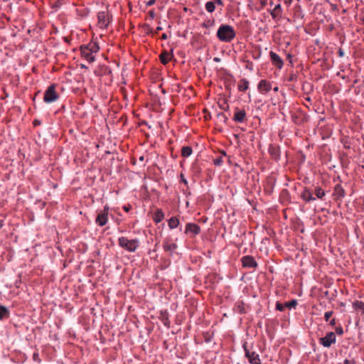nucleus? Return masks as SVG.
I'll return each instance as SVG.
<instances>
[{
    "label": "nucleus",
    "instance_id": "obj_40",
    "mask_svg": "<svg viewBox=\"0 0 364 364\" xmlns=\"http://www.w3.org/2000/svg\"><path fill=\"white\" fill-rule=\"evenodd\" d=\"M161 39H163V40H166V39H167V38H168V36H167V34H166V33H163V34L161 35Z\"/></svg>",
    "mask_w": 364,
    "mask_h": 364
},
{
    "label": "nucleus",
    "instance_id": "obj_37",
    "mask_svg": "<svg viewBox=\"0 0 364 364\" xmlns=\"http://www.w3.org/2000/svg\"><path fill=\"white\" fill-rule=\"evenodd\" d=\"M156 2V0H149V1H147L146 3V6H151L152 5H154Z\"/></svg>",
    "mask_w": 364,
    "mask_h": 364
},
{
    "label": "nucleus",
    "instance_id": "obj_3",
    "mask_svg": "<svg viewBox=\"0 0 364 364\" xmlns=\"http://www.w3.org/2000/svg\"><path fill=\"white\" fill-rule=\"evenodd\" d=\"M59 98L58 94L55 91V85H49L44 93L43 100L46 103H51Z\"/></svg>",
    "mask_w": 364,
    "mask_h": 364
},
{
    "label": "nucleus",
    "instance_id": "obj_26",
    "mask_svg": "<svg viewBox=\"0 0 364 364\" xmlns=\"http://www.w3.org/2000/svg\"><path fill=\"white\" fill-rule=\"evenodd\" d=\"M315 195L318 198L321 199L325 196V192L321 188L316 187Z\"/></svg>",
    "mask_w": 364,
    "mask_h": 364
},
{
    "label": "nucleus",
    "instance_id": "obj_15",
    "mask_svg": "<svg viewBox=\"0 0 364 364\" xmlns=\"http://www.w3.org/2000/svg\"><path fill=\"white\" fill-rule=\"evenodd\" d=\"M177 245L176 243H171L168 240H165L163 242V248L164 251L172 253L177 249Z\"/></svg>",
    "mask_w": 364,
    "mask_h": 364
},
{
    "label": "nucleus",
    "instance_id": "obj_14",
    "mask_svg": "<svg viewBox=\"0 0 364 364\" xmlns=\"http://www.w3.org/2000/svg\"><path fill=\"white\" fill-rule=\"evenodd\" d=\"M301 197L306 202L316 200V198L313 196L312 192L309 188H305L303 191Z\"/></svg>",
    "mask_w": 364,
    "mask_h": 364
},
{
    "label": "nucleus",
    "instance_id": "obj_20",
    "mask_svg": "<svg viewBox=\"0 0 364 364\" xmlns=\"http://www.w3.org/2000/svg\"><path fill=\"white\" fill-rule=\"evenodd\" d=\"M334 193L336 196L340 198H343L345 196V191L342 188V186L339 184H337L334 188Z\"/></svg>",
    "mask_w": 364,
    "mask_h": 364
},
{
    "label": "nucleus",
    "instance_id": "obj_23",
    "mask_svg": "<svg viewBox=\"0 0 364 364\" xmlns=\"http://www.w3.org/2000/svg\"><path fill=\"white\" fill-rule=\"evenodd\" d=\"M9 316V311L4 306L0 305V320Z\"/></svg>",
    "mask_w": 364,
    "mask_h": 364
},
{
    "label": "nucleus",
    "instance_id": "obj_42",
    "mask_svg": "<svg viewBox=\"0 0 364 364\" xmlns=\"http://www.w3.org/2000/svg\"><path fill=\"white\" fill-rule=\"evenodd\" d=\"M163 28L161 26H158L156 29L155 33L157 34L159 31H161Z\"/></svg>",
    "mask_w": 364,
    "mask_h": 364
},
{
    "label": "nucleus",
    "instance_id": "obj_2",
    "mask_svg": "<svg viewBox=\"0 0 364 364\" xmlns=\"http://www.w3.org/2000/svg\"><path fill=\"white\" fill-rule=\"evenodd\" d=\"M118 242L121 247L129 252H134L139 245V242L137 239L129 240L125 237H119Z\"/></svg>",
    "mask_w": 364,
    "mask_h": 364
},
{
    "label": "nucleus",
    "instance_id": "obj_16",
    "mask_svg": "<svg viewBox=\"0 0 364 364\" xmlns=\"http://www.w3.org/2000/svg\"><path fill=\"white\" fill-rule=\"evenodd\" d=\"M269 152L273 159L277 161L279 159L280 149L279 147L271 146L269 149Z\"/></svg>",
    "mask_w": 364,
    "mask_h": 364
},
{
    "label": "nucleus",
    "instance_id": "obj_48",
    "mask_svg": "<svg viewBox=\"0 0 364 364\" xmlns=\"http://www.w3.org/2000/svg\"><path fill=\"white\" fill-rule=\"evenodd\" d=\"M80 66H81L82 68H87V67L85 65H83V64H81Z\"/></svg>",
    "mask_w": 364,
    "mask_h": 364
},
{
    "label": "nucleus",
    "instance_id": "obj_19",
    "mask_svg": "<svg viewBox=\"0 0 364 364\" xmlns=\"http://www.w3.org/2000/svg\"><path fill=\"white\" fill-rule=\"evenodd\" d=\"M160 60L162 64L166 65L171 60V55L167 51H164L160 55Z\"/></svg>",
    "mask_w": 364,
    "mask_h": 364
},
{
    "label": "nucleus",
    "instance_id": "obj_31",
    "mask_svg": "<svg viewBox=\"0 0 364 364\" xmlns=\"http://www.w3.org/2000/svg\"><path fill=\"white\" fill-rule=\"evenodd\" d=\"M284 305H285V307H287L289 309L295 308L297 305V301H296V300H291L290 301L285 302Z\"/></svg>",
    "mask_w": 364,
    "mask_h": 364
},
{
    "label": "nucleus",
    "instance_id": "obj_52",
    "mask_svg": "<svg viewBox=\"0 0 364 364\" xmlns=\"http://www.w3.org/2000/svg\"><path fill=\"white\" fill-rule=\"evenodd\" d=\"M363 25H364V18L363 19Z\"/></svg>",
    "mask_w": 364,
    "mask_h": 364
},
{
    "label": "nucleus",
    "instance_id": "obj_38",
    "mask_svg": "<svg viewBox=\"0 0 364 364\" xmlns=\"http://www.w3.org/2000/svg\"><path fill=\"white\" fill-rule=\"evenodd\" d=\"M242 303H241V304H238L237 305V310H238V311H239L240 313H242Z\"/></svg>",
    "mask_w": 364,
    "mask_h": 364
},
{
    "label": "nucleus",
    "instance_id": "obj_9",
    "mask_svg": "<svg viewBox=\"0 0 364 364\" xmlns=\"http://www.w3.org/2000/svg\"><path fill=\"white\" fill-rule=\"evenodd\" d=\"M269 56L272 64L279 69L284 65L283 60L274 52L270 51Z\"/></svg>",
    "mask_w": 364,
    "mask_h": 364
},
{
    "label": "nucleus",
    "instance_id": "obj_51",
    "mask_svg": "<svg viewBox=\"0 0 364 364\" xmlns=\"http://www.w3.org/2000/svg\"><path fill=\"white\" fill-rule=\"evenodd\" d=\"M214 60H215V61H218V60H219V59H218V58H215Z\"/></svg>",
    "mask_w": 364,
    "mask_h": 364
},
{
    "label": "nucleus",
    "instance_id": "obj_22",
    "mask_svg": "<svg viewBox=\"0 0 364 364\" xmlns=\"http://www.w3.org/2000/svg\"><path fill=\"white\" fill-rule=\"evenodd\" d=\"M282 14V6L280 4H277L275 6L274 9L270 11V14L273 18H275L277 16L281 15Z\"/></svg>",
    "mask_w": 364,
    "mask_h": 364
},
{
    "label": "nucleus",
    "instance_id": "obj_50",
    "mask_svg": "<svg viewBox=\"0 0 364 364\" xmlns=\"http://www.w3.org/2000/svg\"><path fill=\"white\" fill-rule=\"evenodd\" d=\"M150 14L153 16H154V11H151L150 12Z\"/></svg>",
    "mask_w": 364,
    "mask_h": 364
},
{
    "label": "nucleus",
    "instance_id": "obj_12",
    "mask_svg": "<svg viewBox=\"0 0 364 364\" xmlns=\"http://www.w3.org/2000/svg\"><path fill=\"white\" fill-rule=\"evenodd\" d=\"M242 263L244 267L253 268L257 266V263L252 256H245L242 258Z\"/></svg>",
    "mask_w": 364,
    "mask_h": 364
},
{
    "label": "nucleus",
    "instance_id": "obj_13",
    "mask_svg": "<svg viewBox=\"0 0 364 364\" xmlns=\"http://www.w3.org/2000/svg\"><path fill=\"white\" fill-rule=\"evenodd\" d=\"M80 52L82 56L88 62L92 63L95 61V59L93 53H91L85 45L80 46Z\"/></svg>",
    "mask_w": 364,
    "mask_h": 364
},
{
    "label": "nucleus",
    "instance_id": "obj_11",
    "mask_svg": "<svg viewBox=\"0 0 364 364\" xmlns=\"http://www.w3.org/2000/svg\"><path fill=\"white\" fill-rule=\"evenodd\" d=\"M246 119V112L243 109H240L237 107L235 109L233 120L236 122H243Z\"/></svg>",
    "mask_w": 364,
    "mask_h": 364
},
{
    "label": "nucleus",
    "instance_id": "obj_17",
    "mask_svg": "<svg viewBox=\"0 0 364 364\" xmlns=\"http://www.w3.org/2000/svg\"><path fill=\"white\" fill-rule=\"evenodd\" d=\"M237 87L240 91L245 92L249 88V81L245 78L241 79Z\"/></svg>",
    "mask_w": 364,
    "mask_h": 364
},
{
    "label": "nucleus",
    "instance_id": "obj_32",
    "mask_svg": "<svg viewBox=\"0 0 364 364\" xmlns=\"http://www.w3.org/2000/svg\"><path fill=\"white\" fill-rule=\"evenodd\" d=\"M285 309V305L284 304H281L279 302H277V304H276V309L278 310V311H283Z\"/></svg>",
    "mask_w": 364,
    "mask_h": 364
},
{
    "label": "nucleus",
    "instance_id": "obj_10",
    "mask_svg": "<svg viewBox=\"0 0 364 364\" xmlns=\"http://www.w3.org/2000/svg\"><path fill=\"white\" fill-rule=\"evenodd\" d=\"M257 89L261 94H266L272 89V84L266 80H262L257 85Z\"/></svg>",
    "mask_w": 364,
    "mask_h": 364
},
{
    "label": "nucleus",
    "instance_id": "obj_25",
    "mask_svg": "<svg viewBox=\"0 0 364 364\" xmlns=\"http://www.w3.org/2000/svg\"><path fill=\"white\" fill-rule=\"evenodd\" d=\"M193 152L192 148L191 146H183L181 149V155L183 157H188L191 155Z\"/></svg>",
    "mask_w": 364,
    "mask_h": 364
},
{
    "label": "nucleus",
    "instance_id": "obj_18",
    "mask_svg": "<svg viewBox=\"0 0 364 364\" xmlns=\"http://www.w3.org/2000/svg\"><path fill=\"white\" fill-rule=\"evenodd\" d=\"M87 49L92 53H96L99 51L100 47L95 42H90L87 45H85Z\"/></svg>",
    "mask_w": 364,
    "mask_h": 364
},
{
    "label": "nucleus",
    "instance_id": "obj_1",
    "mask_svg": "<svg viewBox=\"0 0 364 364\" xmlns=\"http://www.w3.org/2000/svg\"><path fill=\"white\" fill-rule=\"evenodd\" d=\"M216 36L220 41L229 43L235 38L236 32L232 26L228 24H222L218 28Z\"/></svg>",
    "mask_w": 364,
    "mask_h": 364
},
{
    "label": "nucleus",
    "instance_id": "obj_34",
    "mask_svg": "<svg viewBox=\"0 0 364 364\" xmlns=\"http://www.w3.org/2000/svg\"><path fill=\"white\" fill-rule=\"evenodd\" d=\"M333 314V311H326L325 314H324V318L326 321H328L329 320V318L331 317Z\"/></svg>",
    "mask_w": 364,
    "mask_h": 364
},
{
    "label": "nucleus",
    "instance_id": "obj_39",
    "mask_svg": "<svg viewBox=\"0 0 364 364\" xmlns=\"http://www.w3.org/2000/svg\"><path fill=\"white\" fill-rule=\"evenodd\" d=\"M214 1H215V2L217 4H218V5H220V6H223V0H214Z\"/></svg>",
    "mask_w": 364,
    "mask_h": 364
},
{
    "label": "nucleus",
    "instance_id": "obj_35",
    "mask_svg": "<svg viewBox=\"0 0 364 364\" xmlns=\"http://www.w3.org/2000/svg\"><path fill=\"white\" fill-rule=\"evenodd\" d=\"M336 332L338 335H343V330L341 326L336 327Z\"/></svg>",
    "mask_w": 364,
    "mask_h": 364
},
{
    "label": "nucleus",
    "instance_id": "obj_6",
    "mask_svg": "<svg viewBox=\"0 0 364 364\" xmlns=\"http://www.w3.org/2000/svg\"><path fill=\"white\" fill-rule=\"evenodd\" d=\"M245 356L248 359L251 364H261L260 358L259 355L255 351H250L246 346V344L243 346Z\"/></svg>",
    "mask_w": 364,
    "mask_h": 364
},
{
    "label": "nucleus",
    "instance_id": "obj_43",
    "mask_svg": "<svg viewBox=\"0 0 364 364\" xmlns=\"http://www.w3.org/2000/svg\"><path fill=\"white\" fill-rule=\"evenodd\" d=\"M330 325L331 326H335L336 325V320L334 318H333L332 320L330 321Z\"/></svg>",
    "mask_w": 364,
    "mask_h": 364
},
{
    "label": "nucleus",
    "instance_id": "obj_7",
    "mask_svg": "<svg viewBox=\"0 0 364 364\" xmlns=\"http://www.w3.org/2000/svg\"><path fill=\"white\" fill-rule=\"evenodd\" d=\"M109 208L105 206L104 210L97 213L95 223L100 226H104L108 220Z\"/></svg>",
    "mask_w": 364,
    "mask_h": 364
},
{
    "label": "nucleus",
    "instance_id": "obj_33",
    "mask_svg": "<svg viewBox=\"0 0 364 364\" xmlns=\"http://www.w3.org/2000/svg\"><path fill=\"white\" fill-rule=\"evenodd\" d=\"M223 162L222 156H220L214 160V164L215 166H220Z\"/></svg>",
    "mask_w": 364,
    "mask_h": 364
},
{
    "label": "nucleus",
    "instance_id": "obj_30",
    "mask_svg": "<svg viewBox=\"0 0 364 364\" xmlns=\"http://www.w3.org/2000/svg\"><path fill=\"white\" fill-rule=\"evenodd\" d=\"M353 306L358 309H360L364 313V303L361 301H356L353 303Z\"/></svg>",
    "mask_w": 364,
    "mask_h": 364
},
{
    "label": "nucleus",
    "instance_id": "obj_49",
    "mask_svg": "<svg viewBox=\"0 0 364 364\" xmlns=\"http://www.w3.org/2000/svg\"><path fill=\"white\" fill-rule=\"evenodd\" d=\"M306 100H307V102H309V101H311V99H310V97H307V98H306Z\"/></svg>",
    "mask_w": 364,
    "mask_h": 364
},
{
    "label": "nucleus",
    "instance_id": "obj_45",
    "mask_svg": "<svg viewBox=\"0 0 364 364\" xmlns=\"http://www.w3.org/2000/svg\"><path fill=\"white\" fill-rule=\"evenodd\" d=\"M124 210L126 211V212H128L129 210V208L127 207V206H124Z\"/></svg>",
    "mask_w": 364,
    "mask_h": 364
},
{
    "label": "nucleus",
    "instance_id": "obj_36",
    "mask_svg": "<svg viewBox=\"0 0 364 364\" xmlns=\"http://www.w3.org/2000/svg\"><path fill=\"white\" fill-rule=\"evenodd\" d=\"M181 181L182 183H183L184 184L187 185L188 184V181H186V179L184 178V176L183 173L181 174Z\"/></svg>",
    "mask_w": 364,
    "mask_h": 364
},
{
    "label": "nucleus",
    "instance_id": "obj_27",
    "mask_svg": "<svg viewBox=\"0 0 364 364\" xmlns=\"http://www.w3.org/2000/svg\"><path fill=\"white\" fill-rule=\"evenodd\" d=\"M205 9L209 13H213L215 9V4L213 1H208L205 4Z\"/></svg>",
    "mask_w": 364,
    "mask_h": 364
},
{
    "label": "nucleus",
    "instance_id": "obj_41",
    "mask_svg": "<svg viewBox=\"0 0 364 364\" xmlns=\"http://www.w3.org/2000/svg\"><path fill=\"white\" fill-rule=\"evenodd\" d=\"M338 54H339L340 57H343L344 56V52L341 49H340L338 50Z\"/></svg>",
    "mask_w": 364,
    "mask_h": 364
},
{
    "label": "nucleus",
    "instance_id": "obj_24",
    "mask_svg": "<svg viewBox=\"0 0 364 364\" xmlns=\"http://www.w3.org/2000/svg\"><path fill=\"white\" fill-rule=\"evenodd\" d=\"M179 225V220L176 217H172L168 220V227L171 229H174L177 228Z\"/></svg>",
    "mask_w": 364,
    "mask_h": 364
},
{
    "label": "nucleus",
    "instance_id": "obj_4",
    "mask_svg": "<svg viewBox=\"0 0 364 364\" xmlns=\"http://www.w3.org/2000/svg\"><path fill=\"white\" fill-rule=\"evenodd\" d=\"M98 23L100 28H107L110 23L112 16L109 15V12L100 11L97 14Z\"/></svg>",
    "mask_w": 364,
    "mask_h": 364
},
{
    "label": "nucleus",
    "instance_id": "obj_21",
    "mask_svg": "<svg viewBox=\"0 0 364 364\" xmlns=\"http://www.w3.org/2000/svg\"><path fill=\"white\" fill-rule=\"evenodd\" d=\"M164 218V214L161 210H157V211L154 213L153 220L156 223H160Z\"/></svg>",
    "mask_w": 364,
    "mask_h": 364
},
{
    "label": "nucleus",
    "instance_id": "obj_5",
    "mask_svg": "<svg viewBox=\"0 0 364 364\" xmlns=\"http://www.w3.org/2000/svg\"><path fill=\"white\" fill-rule=\"evenodd\" d=\"M336 341V334L333 332H328L326 335L319 339V343L326 348H329Z\"/></svg>",
    "mask_w": 364,
    "mask_h": 364
},
{
    "label": "nucleus",
    "instance_id": "obj_46",
    "mask_svg": "<svg viewBox=\"0 0 364 364\" xmlns=\"http://www.w3.org/2000/svg\"><path fill=\"white\" fill-rule=\"evenodd\" d=\"M344 364H350V361L348 360H345Z\"/></svg>",
    "mask_w": 364,
    "mask_h": 364
},
{
    "label": "nucleus",
    "instance_id": "obj_44",
    "mask_svg": "<svg viewBox=\"0 0 364 364\" xmlns=\"http://www.w3.org/2000/svg\"><path fill=\"white\" fill-rule=\"evenodd\" d=\"M33 358L34 360H37L38 358V353H34L33 355Z\"/></svg>",
    "mask_w": 364,
    "mask_h": 364
},
{
    "label": "nucleus",
    "instance_id": "obj_47",
    "mask_svg": "<svg viewBox=\"0 0 364 364\" xmlns=\"http://www.w3.org/2000/svg\"><path fill=\"white\" fill-rule=\"evenodd\" d=\"M278 90H279V87H275L274 88V92H277V91H278Z\"/></svg>",
    "mask_w": 364,
    "mask_h": 364
},
{
    "label": "nucleus",
    "instance_id": "obj_29",
    "mask_svg": "<svg viewBox=\"0 0 364 364\" xmlns=\"http://www.w3.org/2000/svg\"><path fill=\"white\" fill-rule=\"evenodd\" d=\"M215 24V20L214 19H208L204 21L203 23V26L205 28H210L213 26Z\"/></svg>",
    "mask_w": 364,
    "mask_h": 364
},
{
    "label": "nucleus",
    "instance_id": "obj_28",
    "mask_svg": "<svg viewBox=\"0 0 364 364\" xmlns=\"http://www.w3.org/2000/svg\"><path fill=\"white\" fill-rule=\"evenodd\" d=\"M259 5L255 7L257 11H262L267 4V0H259Z\"/></svg>",
    "mask_w": 364,
    "mask_h": 364
},
{
    "label": "nucleus",
    "instance_id": "obj_8",
    "mask_svg": "<svg viewBox=\"0 0 364 364\" xmlns=\"http://www.w3.org/2000/svg\"><path fill=\"white\" fill-rule=\"evenodd\" d=\"M200 232V228L196 223H187L186 225L185 233L191 235L194 237L198 235Z\"/></svg>",
    "mask_w": 364,
    "mask_h": 364
}]
</instances>
